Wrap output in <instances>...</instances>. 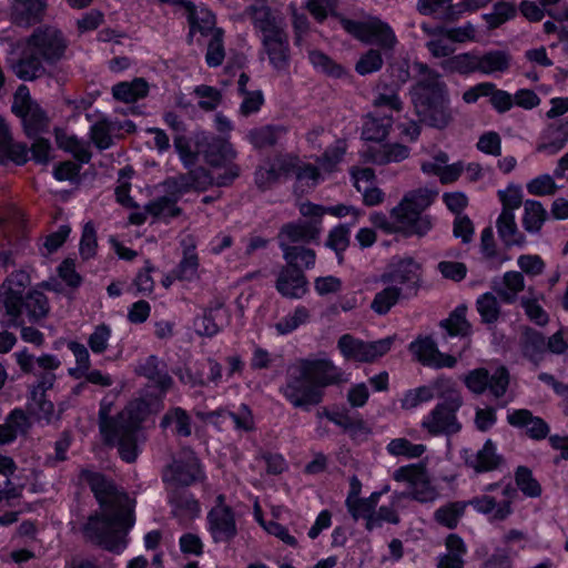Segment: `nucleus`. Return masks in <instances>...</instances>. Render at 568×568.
<instances>
[{"mask_svg": "<svg viewBox=\"0 0 568 568\" xmlns=\"http://www.w3.org/2000/svg\"><path fill=\"white\" fill-rule=\"evenodd\" d=\"M175 149L186 168L193 165L197 155L203 153L205 161L213 168V173L197 169L185 175L168 179L153 201L142 211H134L129 215L130 223L140 225L144 223L146 215L162 220L173 217L180 213L178 201L186 194L205 191L212 185H226L239 175V169L233 164L236 153L225 140L201 135L192 143L179 138L175 140Z\"/></svg>", "mask_w": 568, "mask_h": 568, "instance_id": "1", "label": "nucleus"}, {"mask_svg": "<svg viewBox=\"0 0 568 568\" xmlns=\"http://www.w3.org/2000/svg\"><path fill=\"white\" fill-rule=\"evenodd\" d=\"M81 481L88 484L100 503L101 514L87 524L90 538L105 549L121 554L126 547L125 534L133 526V501L118 491L101 474L83 470Z\"/></svg>", "mask_w": 568, "mask_h": 568, "instance_id": "2", "label": "nucleus"}, {"mask_svg": "<svg viewBox=\"0 0 568 568\" xmlns=\"http://www.w3.org/2000/svg\"><path fill=\"white\" fill-rule=\"evenodd\" d=\"M161 362L149 356L138 367L141 375L148 377L158 388L154 399L142 398L131 403L118 417L116 420H109V410L102 405L100 410V429L108 443L116 444L119 453L123 460L131 463L135 460L139 447L138 427L145 416L158 409L160 395H162L171 385V378L161 372Z\"/></svg>", "mask_w": 568, "mask_h": 568, "instance_id": "3", "label": "nucleus"}, {"mask_svg": "<svg viewBox=\"0 0 568 568\" xmlns=\"http://www.w3.org/2000/svg\"><path fill=\"white\" fill-rule=\"evenodd\" d=\"M345 151V142L337 140L333 146L325 151L324 156L320 162V169L312 164L297 165L298 160L294 156L280 158L275 162L261 166L256 171V184L262 189L270 187L281 176L287 174L291 169H295L298 187L301 189V192H305L322 181L326 173L334 170V168L342 161Z\"/></svg>", "mask_w": 568, "mask_h": 568, "instance_id": "4", "label": "nucleus"}, {"mask_svg": "<svg viewBox=\"0 0 568 568\" xmlns=\"http://www.w3.org/2000/svg\"><path fill=\"white\" fill-rule=\"evenodd\" d=\"M418 68L423 79L410 92L416 113L427 125L444 129L453 119L446 88L437 73L422 64Z\"/></svg>", "mask_w": 568, "mask_h": 568, "instance_id": "5", "label": "nucleus"}, {"mask_svg": "<svg viewBox=\"0 0 568 568\" xmlns=\"http://www.w3.org/2000/svg\"><path fill=\"white\" fill-rule=\"evenodd\" d=\"M31 278L28 272H13L2 284L3 308L8 318L7 325L19 326L23 324L22 315L27 314L30 321L43 318L49 312L47 297L39 291H31L24 296L26 288Z\"/></svg>", "mask_w": 568, "mask_h": 568, "instance_id": "6", "label": "nucleus"}, {"mask_svg": "<svg viewBox=\"0 0 568 568\" xmlns=\"http://www.w3.org/2000/svg\"><path fill=\"white\" fill-rule=\"evenodd\" d=\"M244 18H250L255 28L262 33L264 49L271 63L276 69H282L287 61V34L282 18L272 16L265 0H245Z\"/></svg>", "mask_w": 568, "mask_h": 568, "instance_id": "7", "label": "nucleus"}, {"mask_svg": "<svg viewBox=\"0 0 568 568\" xmlns=\"http://www.w3.org/2000/svg\"><path fill=\"white\" fill-rule=\"evenodd\" d=\"M65 48L61 32L54 28H45L33 33L27 43L24 54L13 65L14 73L23 80H32L40 75L43 62L60 59Z\"/></svg>", "mask_w": 568, "mask_h": 568, "instance_id": "8", "label": "nucleus"}, {"mask_svg": "<svg viewBox=\"0 0 568 568\" xmlns=\"http://www.w3.org/2000/svg\"><path fill=\"white\" fill-rule=\"evenodd\" d=\"M436 191L417 189L404 194L400 202L390 210L398 233L404 236L425 235L432 229V220L424 211L434 202Z\"/></svg>", "mask_w": 568, "mask_h": 568, "instance_id": "9", "label": "nucleus"}, {"mask_svg": "<svg viewBox=\"0 0 568 568\" xmlns=\"http://www.w3.org/2000/svg\"><path fill=\"white\" fill-rule=\"evenodd\" d=\"M393 479L405 486L404 499L408 497L418 503L427 504L436 501L440 496L438 487L430 479L423 463L397 468L393 473Z\"/></svg>", "mask_w": 568, "mask_h": 568, "instance_id": "10", "label": "nucleus"}, {"mask_svg": "<svg viewBox=\"0 0 568 568\" xmlns=\"http://www.w3.org/2000/svg\"><path fill=\"white\" fill-rule=\"evenodd\" d=\"M481 496L466 501L477 513L487 516L489 521L505 520L513 511V494L509 485L489 484L484 487Z\"/></svg>", "mask_w": 568, "mask_h": 568, "instance_id": "11", "label": "nucleus"}, {"mask_svg": "<svg viewBox=\"0 0 568 568\" xmlns=\"http://www.w3.org/2000/svg\"><path fill=\"white\" fill-rule=\"evenodd\" d=\"M377 110L365 119L362 135L365 141L381 144L389 133L393 123L390 115L384 114L383 110L399 111L400 101L395 93H381L374 101Z\"/></svg>", "mask_w": 568, "mask_h": 568, "instance_id": "12", "label": "nucleus"}, {"mask_svg": "<svg viewBox=\"0 0 568 568\" xmlns=\"http://www.w3.org/2000/svg\"><path fill=\"white\" fill-rule=\"evenodd\" d=\"M444 398L422 422V427L432 435L455 434L460 429L456 412L462 406V397L456 388Z\"/></svg>", "mask_w": 568, "mask_h": 568, "instance_id": "13", "label": "nucleus"}, {"mask_svg": "<svg viewBox=\"0 0 568 568\" xmlns=\"http://www.w3.org/2000/svg\"><path fill=\"white\" fill-rule=\"evenodd\" d=\"M394 343V337L388 336L374 342H365L349 334L343 335L337 343V347L347 361L358 363L374 362L387 354Z\"/></svg>", "mask_w": 568, "mask_h": 568, "instance_id": "14", "label": "nucleus"}, {"mask_svg": "<svg viewBox=\"0 0 568 568\" xmlns=\"http://www.w3.org/2000/svg\"><path fill=\"white\" fill-rule=\"evenodd\" d=\"M308 219V222H296L284 225L278 234L283 257L287 263H295L297 261L296 252L293 251V248L316 240L321 234V221H316L315 217Z\"/></svg>", "mask_w": 568, "mask_h": 568, "instance_id": "15", "label": "nucleus"}, {"mask_svg": "<svg viewBox=\"0 0 568 568\" xmlns=\"http://www.w3.org/2000/svg\"><path fill=\"white\" fill-rule=\"evenodd\" d=\"M12 111L22 119L29 136H36L48 129V116L41 108L31 100L29 89L20 85L14 93Z\"/></svg>", "mask_w": 568, "mask_h": 568, "instance_id": "16", "label": "nucleus"}, {"mask_svg": "<svg viewBox=\"0 0 568 568\" xmlns=\"http://www.w3.org/2000/svg\"><path fill=\"white\" fill-rule=\"evenodd\" d=\"M422 277V265L412 256H394L381 276L383 284H393L403 291L416 288Z\"/></svg>", "mask_w": 568, "mask_h": 568, "instance_id": "17", "label": "nucleus"}, {"mask_svg": "<svg viewBox=\"0 0 568 568\" xmlns=\"http://www.w3.org/2000/svg\"><path fill=\"white\" fill-rule=\"evenodd\" d=\"M294 366L298 376L308 378L321 390L343 379V372L327 357L302 359Z\"/></svg>", "mask_w": 568, "mask_h": 568, "instance_id": "18", "label": "nucleus"}, {"mask_svg": "<svg viewBox=\"0 0 568 568\" xmlns=\"http://www.w3.org/2000/svg\"><path fill=\"white\" fill-rule=\"evenodd\" d=\"M288 374V382L283 388V394L293 406L307 409L321 402L323 390L308 378L298 376L294 365L290 368Z\"/></svg>", "mask_w": 568, "mask_h": 568, "instance_id": "19", "label": "nucleus"}, {"mask_svg": "<svg viewBox=\"0 0 568 568\" xmlns=\"http://www.w3.org/2000/svg\"><path fill=\"white\" fill-rule=\"evenodd\" d=\"M464 382L467 388L475 393L481 394L489 390L495 397H501L508 387L509 376L505 367H497L491 374L485 368H477L469 372Z\"/></svg>", "mask_w": 568, "mask_h": 568, "instance_id": "20", "label": "nucleus"}, {"mask_svg": "<svg viewBox=\"0 0 568 568\" xmlns=\"http://www.w3.org/2000/svg\"><path fill=\"white\" fill-rule=\"evenodd\" d=\"M342 27L354 37L365 42H374L384 48H392L396 43V37L389 26L377 19L365 23L339 19Z\"/></svg>", "mask_w": 568, "mask_h": 568, "instance_id": "21", "label": "nucleus"}, {"mask_svg": "<svg viewBox=\"0 0 568 568\" xmlns=\"http://www.w3.org/2000/svg\"><path fill=\"white\" fill-rule=\"evenodd\" d=\"M216 505L207 515L209 531L216 542L229 541L236 535L234 515L220 495Z\"/></svg>", "mask_w": 568, "mask_h": 568, "instance_id": "22", "label": "nucleus"}, {"mask_svg": "<svg viewBox=\"0 0 568 568\" xmlns=\"http://www.w3.org/2000/svg\"><path fill=\"white\" fill-rule=\"evenodd\" d=\"M204 477L199 460L192 450L182 452L164 473L166 481L190 485Z\"/></svg>", "mask_w": 568, "mask_h": 568, "instance_id": "23", "label": "nucleus"}, {"mask_svg": "<svg viewBox=\"0 0 568 568\" xmlns=\"http://www.w3.org/2000/svg\"><path fill=\"white\" fill-rule=\"evenodd\" d=\"M456 383L450 378H438L433 383L408 390L402 398V407L404 409H413L418 405L432 400L435 396L446 397L454 392Z\"/></svg>", "mask_w": 568, "mask_h": 568, "instance_id": "24", "label": "nucleus"}, {"mask_svg": "<svg viewBox=\"0 0 568 568\" xmlns=\"http://www.w3.org/2000/svg\"><path fill=\"white\" fill-rule=\"evenodd\" d=\"M409 349L419 362L427 366L453 367L457 362L456 357L440 353L429 337H419L412 342Z\"/></svg>", "mask_w": 568, "mask_h": 568, "instance_id": "25", "label": "nucleus"}, {"mask_svg": "<svg viewBox=\"0 0 568 568\" xmlns=\"http://www.w3.org/2000/svg\"><path fill=\"white\" fill-rule=\"evenodd\" d=\"M568 143V119L548 124L540 133L536 151L555 155Z\"/></svg>", "mask_w": 568, "mask_h": 568, "instance_id": "26", "label": "nucleus"}, {"mask_svg": "<svg viewBox=\"0 0 568 568\" xmlns=\"http://www.w3.org/2000/svg\"><path fill=\"white\" fill-rule=\"evenodd\" d=\"M462 458L465 464L476 473L491 471L501 463V456L497 453L495 443L490 439L486 440L484 446L476 453L464 449Z\"/></svg>", "mask_w": 568, "mask_h": 568, "instance_id": "27", "label": "nucleus"}, {"mask_svg": "<svg viewBox=\"0 0 568 568\" xmlns=\"http://www.w3.org/2000/svg\"><path fill=\"white\" fill-rule=\"evenodd\" d=\"M410 154L409 148L402 143L372 144L362 151V156L374 164L398 163Z\"/></svg>", "mask_w": 568, "mask_h": 568, "instance_id": "28", "label": "nucleus"}, {"mask_svg": "<svg viewBox=\"0 0 568 568\" xmlns=\"http://www.w3.org/2000/svg\"><path fill=\"white\" fill-rule=\"evenodd\" d=\"M52 383L53 377L49 376L47 382H42L37 385L32 389L31 397L28 403L30 415H32L38 420L45 422L47 424L57 420L60 416V412H55L53 404L50 400H47L44 395L45 387H51Z\"/></svg>", "mask_w": 568, "mask_h": 568, "instance_id": "29", "label": "nucleus"}, {"mask_svg": "<svg viewBox=\"0 0 568 568\" xmlns=\"http://www.w3.org/2000/svg\"><path fill=\"white\" fill-rule=\"evenodd\" d=\"M13 485L14 483L11 479H6L3 485L0 483V505L4 503L7 506H12L13 500L20 496L21 488H27L31 493H38L43 490L44 487L42 475L34 469H29L23 475V479L18 483L19 487H13Z\"/></svg>", "mask_w": 568, "mask_h": 568, "instance_id": "30", "label": "nucleus"}, {"mask_svg": "<svg viewBox=\"0 0 568 568\" xmlns=\"http://www.w3.org/2000/svg\"><path fill=\"white\" fill-rule=\"evenodd\" d=\"M355 189L362 193L363 202L368 206L384 202L385 193L375 184V173L372 169H355L352 171Z\"/></svg>", "mask_w": 568, "mask_h": 568, "instance_id": "31", "label": "nucleus"}, {"mask_svg": "<svg viewBox=\"0 0 568 568\" xmlns=\"http://www.w3.org/2000/svg\"><path fill=\"white\" fill-rule=\"evenodd\" d=\"M507 422L517 428H523L532 439H542L549 433L547 423L540 417L534 416L527 409H509L507 412Z\"/></svg>", "mask_w": 568, "mask_h": 568, "instance_id": "32", "label": "nucleus"}, {"mask_svg": "<svg viewBox=\"0 0 568 568\" xmlns=\"http://www.w3.org/2000/svg\"><path fill=\"white\" fill-rule=\"evenodd\" d=\"M229 323V313L223 304L216 302L194 320V329L200 335L213 336Z\"/></svg>", "mask_w": 568, "mask_h": 568, "instance_id": "33", "label": "nucleus"}, {"mask_svg": "<svg viewBox=\"0 0 568 568\" xmlns=\"http://www.w3.org/2000/svg\"><path fill=\"white\" fill-rule=\"evenodd\" d=\"M28 161V150L23 144L13 143L4 119L0 116V163L23 164Z\"/></svg>", "mask_w": 568, "mask_h": 568, "instance_id": "34", "label": "nucleus"}, {"mask_svg": "<svg viewBox=\"0 0 568 568\" xmlns=\"http://www.w3.org/2000/svg\"><path fill=\"white\" fill-rule=\"evenodd\" d=\"M277 291L285 297L300 298L307 291V281L297 270H283L276 282Z\"/></svg>", "mask_w": 568, "mask_h": 568, "instance_id": "35", "label": "nucleus"}, {"mask_svg": "<svg viewBox=\"0 0 568 568\" xmlns=\"http://www.w3.org/2000/svg\"><path fill=\"white\" fill-rule=\"evenodd\" d=\"M300 213L304 217H315L316 221L321 222L325 214H331L335 217L352 215L354 217V223H356L361 216V211L351 205L338 204L334 206H322L311 202L301 203Z\"/></svg>", "mask_w": 568, "mask_h": 568, "instance_id": "36", "label": "nucleus"}, {"mask_svg": "<svg viewBox=\"0 0 568 568\" xmlns=\"http://www.w3.org/2000/svg\"><path fill=\"white\" fill-rule=\"evenodd\" d=\"M479 72L486 75L506 73L511 65V55L505 50H490L478 54Z\"/></svg>", "mask_w": 568, "mask_h": 568, "instance_id": "37", "label": "nucleus"}, {"mask_svg": "<svg viewBox=\"0 0 568 568\" xmlns=\"http://www.w3.org/2000/svg\"><path fill=\"white\" fill-rule=\"evenodd\" d=\"M389 487L386 486L382 491H375L371 494L368 498H357L356 501L353 503V505L347 506L348 511L355 519H366V527L368 529L375 528L377 521L375 518V507L378 504L381 496L387 493Z\"/></svg>", "mask_w": 568, "mask_h": 568, "instance_id": "38", "label": "nucleus"}, {"mask_svg": "<svg viewBox=\"0 0 568 568\" xmlns=\"http://www.w3.org/2000/svg\"><path fill=\"white\" fill-rule=\"evenodd\" d=\"M47 0H13V19L19 24H30L40 19Z\"/></svg>", "mask_w": 568, "mask_h": 568, "instance_id": "39", "label": "nucleus"}, {"mask_svg": "<svg viewBox=\"0 0 568 568\" xmlns=\"http://www.w3.org/2000/svg\"><path fill=\"white\" fill-rule=\"evenodd\" d=\"M55 141L60 149L71 153L82 163L89 162L91 154L88 144L67 130H55Z\"/></svg>", "mask_w": 568, "mask_h": 568, "instance_id": "40", "label": "nucleus"}, {"mask_svg": "<svg viewBox=\"0 0 568 568\" xmlns=\"http://www.w3.org/2000/svg\"><path fill=\"white\" fill-rule=\"evenodd\" d=\"M447 552L439 558L438 568H463L466 546L464 540L452 534L446 538Z\"/></svg>", "mask_w": 568, "mask_h": 568, "instance_id": "41", "label": "nucleus"}, {"mask_svg": "<svg viewBox=\"0 0 568 568\" xmlns=\"http://www.w3.org/2000/svg\"><path fill=\"white\" fill-rule=\"evenodd\" d=\"M149 91L148 83L141 79H134L130 82H120L112 88V95L115 100L131 103L144 98Z\"/></svg>", "mask_w": 568, "mask_h": 568, "instance_id": "42", "label": "nucleus"}, {"mask_svg": "<svg viewBox=\"0 0 568 568\" xmlns=\"http://www.w3.org/2000/svg\"><path fill=\"white\" fill-rule=\"evenodd\" d=\"M423 31L430 37L427 41L426 47L435 58H445L450 55L455 48L450 44L452 42L444 34V27L432 28L426 23L422 24Z\"/></svg>", "mask_w": 568, "mask_h": 568, "instance_id": "43", "label": "nucleus"}, {"mask_svg": "<svg viewBox=\"0 0 568 568\" xmlns=\"http://www.w3.org/2000/svg\"><path fill=\"white\" fill-rule=\"evenodd\" d=\"M30 426L29 417L20 409L13 410L4 425L0 426V444H8L23 434Z\"/></svg>", "mask_w": 568, "mask_h": 568, "instance_id": "44", "label": "nucleus"}, {"mask_svg": "<svg viewBox=\"0 0 568 568\" xmlns=\"http://www.w3.org/2000/svg\"><path fill=\"white\" fill-rule=\"evenodd\" d=\"M385 287L376 293L372 301L371 308L378 315L387 314L399 301L403 290L398 285L384 284Z\"/></svg>", "mask_w": 568, "mask_h": 568, "instance_id": "45", "label": "nucleus"}, {"mask_svg": "<svg viewBox=\"0 0 568 568\" xmlns=\"http://www.w3.org/2000/svg\"><path fill=\"white\" fill-rule=\"evenodd\" d=\"M253 515L255 520L260 524V526L268 534L288 546H296L297 541L294 536H292L287 528L283 525L274 521V520H265L262 515V509L257 500L254 501Z\"/></svg>", "mask_w": 568, "mask_h": 568, "instance_id": "46", "label": "nucleus"}, {"mask_svg": "<svg viewBox=\"0 0 568 568\" xmlns=\"http://www.w3.org/2000/svg\"><path fill=\"white\" fill-rule=\"evenodd\" d=\"M467 506L468 504L466 501L448 503L444 506H440L434 513V519L439 525L448 529H454L457 527L460 518L464 516Z\"/></svg>", "mask_w": 568, "mask_h": 568, "instance_id": "47", "label": "nucleus"}, {"mask_svg": "<svg viewBox=\"0 0 568 568\" xmlns=\"http://www.w3.org/2000/svg\"><path fill=\"white\" fill-rule=\"evenodd\" d=\"M497 230L500 239L506 245L511 246L523 243V239L517 231L515 213L510 210L501 211L497 220Z\"/></svg>", "mask_w": 568, "mask_h": 568, "instance_id": "48", "label": "nucleus"}, {"mask_svg": "<svg viewBox=\"0 0 568 568\" xmlns=\"http://www.w3.org/2000/svg\"><path fill=\"white\" fill-rule=\"evenodd\" d=\"M478 54L475 52H464L450 57L443 63V68L449 72L469 74L479 72Z\"/></svg>", "mask_w": 568, "mask_h": 568, "instance_id": "49", "label": "nucleus"}, {"mask_svg": "<svg viewBox=\"0 0 568 568\" xmlns=\"http://www.w3.org/2000/svg\"><path fill=\"white\" fill-rule=\"evenodd\" d=\"M545 219L546 211L541 203L534 200H527L524 203L523 224L527 232L537 233L541 229Z\"/></svg>", "mask_w": 568, "mask_h": 568, "instance_id": "50", "label": "nucleus"}, {"mask_svg": "<svg viewBox=\"0 0 568 568\" xmlns=\"http://www.w3.org/2000/svg\"><path fill=\"white\" fill-rule=\"evenodd\" d=\"M467 306H457L449 317L442 322V326L449 336H466L470 332V324L466 320Z\"/></svg>", "mask_w": 568, "mask_h": 568, "instance_id": "51", "label": "nucleus"}, {"mask_svg": "<svg viewBox=\"0 0 568 568\" xmlns=\"http://www.w3.org/2000/svg\"><path fill=\"white\" fill-rule=\"evenodd\" d=\"M183 6L189 12V22L191 24V32L199 30L204 32L210 30L215 24L214 14L206 8H195L191 2H183Z\"/></svg>", "mask_w": 568, "mask_h": 568, "instance_id": "52", "label": "nucleus"}, {"mask_svg": "<svg viewBox=\"0 0 568 568\" xmlns=\"http://www.w3.org/2000/svg\"><path fill=\"white\" fill-rule=\"evenodd\" d=\"M524 287L525 282L521 273L510 271L504 274L501 286L497 287L496 291L505 302H513Z\"/></svg>", "mask_w": 568, "mask_h": 568, "instance_id": "53", "label": "nucleus"}, {"mask_svg": "<svg viewBox=\"0 0 568 568\" xmlns=\"http://www.w3.org/2000/svg\"><path fill=\"white\" fill-rule=\"evenodd\" d=\"M386 450L394 457L412 459L422 456L426 447L422 444H412L406 438H394L387 444Z\"/></svg>", "mask_w": 568, "mask_h": 568, "instance_id": "54", "label": "nucleus"}, {"mask_svg": "<svg viewBox=\"0 0 568 568\" xmlns=\"http://www.w3.org/2000/svg\"><path fill=\"white\" fill-rule=\"evenodd\" d=\"M90 134L97 148L104 150L111 146L112 136L116 134L115 124L105 118L91 125Z\"/></svg>", "mask_w": 568, "mask_h": 568, "instance_id": "55", "label": "nucleus"}, {"mask_svg": "<svg viewBox=\"0 0 568 568\" xmlns=\"http://www.w3.org/2000/svg\"><path fill=\"white\" fill-rule=\"evenodd\" d=\"M222 418L223 423L230 422L234 425V427L239 430H250L253 427V417L250 409L246 406H242L237 414L230 412H217L212 413L210 418L212 423L217 424L214 418Z\"/></svg>", "mask_w": 568, "mask_h": 568, "instance_id": "56", "label": "nucleus"}, {"mask_svg": "<svg viewBox=\"0 0 568 568\" xmlns=\"http://www.w3.org/2000/svg\"><path fill=\"white\" fill-rule=\"evenodd\" d=\"M523 353L530 362L538 365L546 354L544 337L539 333L528 332L525 336Z\"/></svg>", "mask_w": 568, "mask_h": 568, "instance_id": "57", "label": "nucleus"}, {"mask_svg": "<svg viewBox=\"0 0 568 568\" xmlns=\"http://www.w3.org/2000/svg\"><path fill=\"white\" fill-rule=\"evenodd\" d=\"M308 317V311L303 306H298L292 313L278 321L274 325V328L278 335H286L305 324Z\"/></svg>", "mask_w": 568, "mask_h": 568, "instance_id": "58", "label": "nucleus"}, {"mask_svg": "<svg viewBox=\"0 0 568 568\" xmlns=\"http://www.w3.org/2000/svg\"><path fill=\"white\" fill-rule=\"evenodd\" d=\"M282 128L263 126L247 132L246 140L254 148H265L274 144L280 135L283 133Z\"/></svg>", "mask_w": 568, "mask_h": 568, "instance_id": "59", "label": "nucleus"}, {"mask_svg": "<svg viewBox=\"0 0 568 568\" xmlns=\"http://www.w3.org/2000/svg\"><path fill=\"white\" fill-rule=\"evenodd\" d=\"M480 253L491 265L499 267L508 258L500 256L497 252L491 227H486L480 236Z\"/></svg>", "mask_w": 568, "mask_h": 568, "instance_id": "60", "label": "nucleus"}, {"mask_svg": "<svg viewBox=\"0 0 568 568\" xmlns=\"http://www.w3.org/2000/svg\"><path fill=\"white\" fill-rule=\"evenodd\" d=\"M69 349L75 358V367L69 369V374L75 378H81L90 368V355L87 347L78 342L68 343Z\"/></svg>", "mask_w": 568, "mask_h": 568, "instance_id": "61", "label": "nucleus"}, {"mask_svg": "<svg viewBox=\"0 0 568 568\" xmlns=\"http://www.w3.org/2000/svg\"><path fill=\"white\" fill-rule=\"evenodd\" d=\"M446 38L454 43H467L477 41V28L471 22L462 26L449 27L443 29Z\"/></svg>", "mask_w": 568, "mask_h": 568, "instance_id": "62", "label": "nucleus"}, {"mask_svg": "<svg viewBox=\"0 0 568 568\" xmlns=\"http://www.w3.org/2000/svg\"><path fill=\"white\" fill-rule=\"evenodd\" d=\"M477 311L485 323H494L499 315L497 298L491 293H485L477 298Z\"/></svg>", "mask_w": 568, "mask_h": 568, "instance_id": "63", "label": "nucleus"}, {"mask_svg": "<svg viewBox=\"0 0 568 568\" xmlns=\"http://www.w3.org/2000/svg\"><path fill=\"white\" fill-rule=\"evenodd\" d=\"M194 95L197 105L205 111L214 110L221 102V93L219 90L209 85L196 87L194 89Z\"/></svg>", "mask_w": 568, "mask_h": 568, "instance_id": "64", "label": "nucleus"}]
</instances>
